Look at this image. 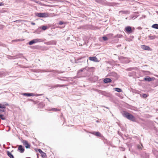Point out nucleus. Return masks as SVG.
I'll list each match as a JSON object with an SVG mask.
<instances>
[{"label": "nucleus", "instance_id": "obj_1", "mask_svg": "<svg viewBox=\"0 0 158 158\" xmlns=\"http://www.w3.org/2000/svg\"><path fill=\"white\" fill-rule=\"evenodd\" d=\"M124 117L133 121H135V118L134 116L127 112H124L123 114Z\"/></svg>", "mask_w": 158, "mask_h": 158}, {"label": "nucleus", "instance_id": "obj_2", "mask_svg": "<svg viewBox=\"0 0 158 158\" xmlns=\"http://www.w3.org/2000/svg\"><path fill=\"white\" fill-rule=\"evenodd\" d=\"M36 15L37 16L42 18L47 17L48 16V14L46 13H38Z\"/></svg>", "mask_w": 158, "mask_h": 158}, {"label": "nucleus", "instance_id": "obj_3", "mask_svg": "<svg viewBox=\"0 0 158 158\" xmlns=\"http://www.w3.org/2000/svg\"><path fill=\"white\" fill-rule=\"evenodd\" d=\"M22 142L23 144V145L25 146L26 148H30V145L28 143V142L24 140H22Z\"/></svg>", "mask_w": 158, "mask_h": 158}, {"label": "nucleus", "instance_id": "obj_4", "mask_svg": "<svg viewBox=\"0 0 158 158\" xmlns=\"http://www.w3.org/2000/svg\"><path fill=\"white\" fill-rule=\"evenodd\" d=\"M89 59L90 60L94 62H98L99 61L97 58L95 56L90 57Z\"/></svg>", "mask_w": 158, "mask_h": 158}, {"label": "nucleus", "instance_id": "obj_5", "mask_svg": "<svg viewBox=\"0 0 158 158\" xmlns=\"http://www.w3.org/2000/svg\"><path fill=\"white\" fill-rule=\"evenodd\" d=\"M155 79L154 77H150L148 76H147V77L144 78V80L145 81H150L154 80Z\"/></svg>", "mask_w": 158, "mask_h": 158}, {"label": "nucleus", "instance_id": "obj_6", "mask_svg": "<svg viewBox=\"0 0 158 158\" xmlns=\"http://www.w3.org/2000/svg\"><path fill=\"white\" fill-rule=\"evenodd\" d=\"M141 48L144 50H150V48L147 46L146 45H141Z\"/></svg>", "mask_w": 158, "mask_h": 158}, {"label": "nucleus", "instance_id": "obj_7", "mask_svg": "<svg viewBox=\"0 0 158 158\" xmlns=\"http://www.w3.org/2000/svg\"><path fill=\"white\" fill-rule=\"evenodd\" d=\"M126 30L129 33H131L132 32L131 27L130 26H127L125 28Z\"/></svg>", "mask_w": 158, "mask_h": 158}, {"label": "nucleus", "instance_id": "obj_8", "mask_svg": "<svg viewBox=\"0 0 158 158\" xmlns=\"http://www.w3.org/2000/svg\"><path fill=\"white\" fill-rule=\"evenodd\" d=\"M89 69V68L88 67H85V68H82L79 70L77 72L78 74H79L80 72H83L85 71V70H86V71H87Z\"/></svg>", "mask_w": 158, "mask_h": 158}, {"label": "nucleus", "instance_id": "obj_9", "mask_svg": "<svg viewBox=\"0 0 158 158\" xmlns=\"http://www.w3.org/2000/svg\"><path fill=\"white\" fill-rule=\"evenodd\" d=\"M92 133L93 134L96 136H99V137L101 136V134L99 132L94 131Z\"/></svg>", "mask_w": 158, "mask_h": 158}, {"label": "nucleus", "instance_id": "obj_10", "mask_svg": "<svg viewBox=\"0 0 158 158\" xmlns=\"http://www.w3.org/2000/svg\"><path fill=\"white\" fill-rule=\"evenodd\" d=\"M18 149L21 153H23L24 151V149L21 145H19V147Z\"/></svg>", "mask_w": 158, "mask_h": 158}, {"label": "nucleus", "instance_id": "obj_11", "mask_svg": "<svg viewBox=\"0 0 158 158\" xmlns=\"http://www.w3.org/2000/svg\"><path fill=\"white\" fill-rule=\"evenodd\" d=\"M23 94L24 96L27 97L34 96L35 95L33 93H23Z\"/></svg>", "mask_w": 158, "mask_h": 158}, {"label": "nucleus", "instance_id": "obj_12", "mask_svg": "<svg viewBox=\"0 0 158 158\" xmlns=\"http://www.w3.org/2000/svg\"><path fill=\"white\" fill-rule=\"evenodd\" d=\"M103 81L105 83H109L111 81V80L110 78H106Z\"/></svg>", "mask_w": 158, "mask_h": 158}, {"label": "nucleus", "instance_id": "obj_13", "mask_svg": "<svg viewBox=\"0 0 158 158\" xmlns=\"http://www.w3.org/2000/svg\"><path fill=\"white\" fill-rule=\"evenodd\" d=\"M42 40L41 39H38L33 40L34 44L38 42H41L42 41Z\"/></svg>", "mask_w": 158, "mask_h": 158}, {"label": "nucleus", "instance_id": "obj_14", "mask_svg": "<svg viewBox=\"0 0 158 158\" xmlns=\"http://www.w3.org/2000/svg\"><path fill=\"white\" fill-rule=\"evenodd\" d=\"M7 155L10 158H14L13 155L9 151H7Z\"/></svg>", "mask_w": 158, "mask_h": 158}, {"label": "nucleus", "instance_id": "obj_15", "mask_svg": "<svg viewBox=\"0 0 158 158\" xmlns=\"http://www.w3.org/2000/svg\"><path fill=\"white\" fill-rule=\"evenodd\" d=\"M114 89L115 91L118 92H121L122 91V90L119 88H114Z\"/></svg>", "mask_w": 158, "mask_h": 158}, {"label": "nucleus", "instance_id": "obj_16", "mask_svg": "<svg viewBox=\"0 0 158 158\" xmlns=\"http://www.w3.org/2000/svg\"><path fill=\"white\" fill-rule=\"evenodd\" d=\"M140 96L143 98H146L148 95L146 94H140Z\"/></svg>", "mask_w": 158, "mask_h": 158}, {"label": "nucleus", "instance_id": "obj_17", "mask_svg": "<svg viewBox=\"0 0 158 158\" xmlns=\"http://www.w3.org/2000/svg\"><path fill=\"white\" fill-rule=\"evenodd\" d=\"M152 27L154 28L158 29V24H154L152 26Z\"/></svg>", "mask_w": 158, "mask_h": 158}, {"label": "nucleus", "instance_id": "obj_18", "mask_svg": "<svg viewBox=\"0 0 158 158\" xmlns=\"http://www.w3.org/2000/svg\"><path fill=\"white\" fill-rule=\"evenodd\" d=\"M148 37L150 39V40H152L154 39L155 38H156V36L155 35H152V36L149 35L148 36Z\"/></svg>", "mask_w": 158, "mask_h": 158}, {"label": "nucleus", "instance_id": "obj_19", "mask_svg": "<svg viewBox=\"0 0 158 158\" xmlns=\"http://www.w3.org/2000/svg\"><path fill=\"white\" fill-rule=\"evenodd\" d=\"M66 85H56L55 87H63L64 86H65Z\"/></svg>", "mask_w": 158, "mask_h": 158}, {"label": "nucleus", "instance_id": "obj_20", "mask_svg": "<svg viewBox=\"0 0 158 158\" xmlns=\"http://www.w3.org/2000/svg\"><path fill=\"white\" fill-rule=\"evenodd\" d=\"M0 108L4 109L5 108V105L0 103Z\"/></svg>", "mask_w": 158, "mask_h": 158}, {"label": "nucleus", "instance_id": "obj_21", "mask_svg": "<svg viewBox=\"0 0 158 158\" xmlns=\"http://www.w3.org/2000/svg\"><path fill=\"white\" fill-rule=\"evenodd\" d=\"M143 147L142 144L140 145H138L137 146V148L139 149H142L143 148Z\"/></svg>", "mask_w": 158, "mask_h": 158}, {"label": "nucleus", "instance_id": "obj_22", "mask_svg": "<svg viewBox=\"0 0 158 158\" xmlns=\"http://www.w3.org/2000/svg\"><path fill=\"white\" fill-rule=\"evenodd\" d=\"M51 44H56V42L55 41H52L49 42Z\"/></svg>", "mask_w": 158, "mask_h": 158}, {"label": "nucleus", "instance_id": "obj_23", "mask_svg": "<svg viewBox=\"0 0 158 158\" xmlns=\"http://www.w3.org/2000/svg\"><path fill=\"white\" fill-rule=\"evenodd\" d=\"M34 44V41H33V40L31 41L29 43V44L30 45H31L33 44Z\"/></svg>", "mask_w": 158, "mask_h": 158}, {"label": "nucleus", "instance_id": "obj_24", "mask_svg": "<svg viewBox=\"0 0 158 158\" xmlns=\"http://www.w3.org/2000/svg\"><path fill=\"white\" fill-rule=\"evenodd\" d=\"M3 115L2 114H0V118L2 120H5V119L4 117H3Z\"/></svg>", "mask_w": 158, "mask_h": 158}, {"label": "nucleus", "instance_id": "obj_25", "mask_svg": "<svg viewBox=\"0 0 158 158\" xmlns=\"http://www.w3.org/2000/svg\"><path fill=\"white\" fill-rule=\"evenodd\" d=\"M41 156L43 157H45L46 156V154L45 153L43 152L41 154Z\"/></svg>", "mask_w": 158, "mask_h": 158}, {"label": "nucleus", "instance_id": "obj_26", "mask_svg": "<svg viewBox=\"0 0 158 158\" xmlns=\"http://www.w3.org/2000/svg\"><path fill=\"white\" fill-rule=\"evenodd\" d=\"M47 28V27L46 26H43L42 27V29L43 30H45Z\"/></svg>", "mask_w": 158, "mask_h": 158}, {"label": "nucleus", "instance_id": "obj_27", "mask_svg": "<svg viewBox=\"0 0 158 158\" xmlns=\"http://www.w3.org/2000/svg\"><path fill=\"white\" fill-rule=\"evenodd\" d=\"M102 38H103V39L104 41H106L108 40L106 36H105L103 37Z\"/></svg>", "mask_w": 158, "mask_h": 158}, {"label": "nucleus", "instance_id": "obj_28", "mask_svg": "<svg viewBox=\"0 0 158 158\" xmlns=\"http://www.w3.org/2000/svg\"><path fill=\"white\" fill-rule=\"evenodd\" d=\"M60 109H56V108H52V109L51 110H55V111H60Z\"/></svg>", "mask_w": 158, "mask_h": 158}, {"label": "nucleus", "instance_id": "obj_29", "mask_svg": "<svg viewBox=\"0 0 158 158\" xmlns=\"http://www.w3.org/2000/svg\"><path fill=\"white\" fill-rule=\"evenodd\" d=\"M38 151L41 154L43 152H42V151L40 149H39L38 150Z\"/></svg>", "mask_w": 158, "mask_h": 158}, {"label": "nucleus", "instance_id": "obj_30", "mask_svg": "<svg viewBox=\"0 0 158 158\" xmlns=\"http://www.w3.org/2000/svg\"><path fill=\"white\" fill-rule=\"evenodd\" d=\"M64 23L62 21H60L59 22V24L60 25H62V24H63Z\"/></svg>", "mask_w": 158, "mask_h": 158}, {"label": "nucleus", "instance_id": "obj_31", "mask_svg": "<svg viewBox=\"0 0 158 158\" xmlns=\"http://www.w3.org/2000/svg\"><path fill=\"white\" fill-rule=\"evenodd\" d=\"M0 110H1V111H0L2 112H4L5 111V110L4 109H3V110H1L0 109Z\"/></svg>", "mask_w": 158, "mask_h": 158}, {"label": "nucleus", "instance_id": "obj_32", "mask_svg": "<svg viewBox=\"0 0 158 158\" xmlns=\"http://www.w3.org/2000/svg\"><path fill=\"white\" fill-rule=\"evenodd\" d=\"M4 105H5V106H8L9 105L8 104V103H5V104H4Z\"/></svg>", "mask_w": 158, "mask_h": 158}, {"label": "nucleus", "instance_id": "obj_33", "mask_svg": "<svg viewBox=\"0 0 158 158\" xmlns=\"http://www.w3.org/2000/svg\"><path fill=\"white\" fill-rule=\"evenodd\" d=\"M2 73L1 72H0V77L2 76Z\"/></svg>", "mask_w": 158, "mask_h": 158}, {"label": "nucleus", "instance_id": "obj_34", "mask_svg": "<svg viewBox=\"0 0 158 158\" xmlns=\"http://www.w3.org/2000/svg\"><path fill=\"white\" fill-rule=\"evenodd\" d=\"M31 24L33 25H34L35 24V23H31Z\"/></svg>", "mask_w": 158, "mask_h": 158}, {"label": "nucleus", "instance_id": "obj_35", "mask_svg": "<svg viewBox=\"0 0 158 158\" xmlns=\"http://www.w3.org/2000/svg\"><path fill=\"white\" fill-rule=\"evenodd\" d=\"M3 5V4L2 3H0V6H1L2 5Z\"/></svg>", "mask_w": 158, "mask_h": 158}, {"label": "nucleus", "instance_id": "obj_36", "mask_svg": "<svg viewBox=\"0 0 158 158\" xmlns=\"http://www.w3.org/2000/svg\"><path fill=\"white\" fill-rule=\"evenodd\" d=\"M43 95L42 94H37V96H41V95Z\"/></svg>", "mask_w": 158, "mask_h": 158}, {"label": "nucleus", "instance_id": "obj_37", "mask_svg": "<svg viewBox=\"0 0 158 158\" xmlns=\"http://www.w3.org/2000/svg\"><path fill=\"white\" fill-rule=\"evenodd\" d=\"M46 98V99H48V100L49 101H50L49 100V99H48V98Z\"/></svg>", "mask_w": 158, "mask_h": 158}, {"label": "nucleus", "instance_id": "obj_38", "mask_svg": "<svg viewBox=\"0 0 158 158\" xmlns=\"http://www.w3.org/2000/svg\"><path fill=\"white\" fill-rule=\"evenodd\" d=\"M16 41H20V40H16Z\"/></svg>", "mask_w": 158, "mask_h": 158}, {"label": "nucleus", "instance_id": "obj_39", "mask_svg": "<svg viewBox=\"0 0 158 158\" xmlns=\"http://www.w3.org/2000/svg\"><path fill=\"white\" fill-rule=\"evenodd\" d=\"M156 112L158 111V109H157L156 110Z\"/></svg>", "mask_w": 158, "mask_h": 158}, {"label": "nucleus", "instance_id": "obj_40", "mask_svg": "<svg viewBox=\"0 0 158 158\" xmlns=\"http://www.w3.org/2000/svg\"><path fill=\"white\" fill-rule=\"evenodd\" d=\"M124 158H126V157L125 156V157H124Z\"/></svg>", "mask_w": 158, "mask_h": 158}, {"label": "nucleus", "instance_id": "obj_41", "mask_svg": "<svg viewBox=\"0 0 158 158\" xmlns=\"http://www.w3.org/2000/svg\"><path fill=\"white\" fill-rule=\"evenodd\" d=\"M1 111V110H0V111Z\"/></svg>", "mask_w": 158, "mask_h": 158}]
</instances>
